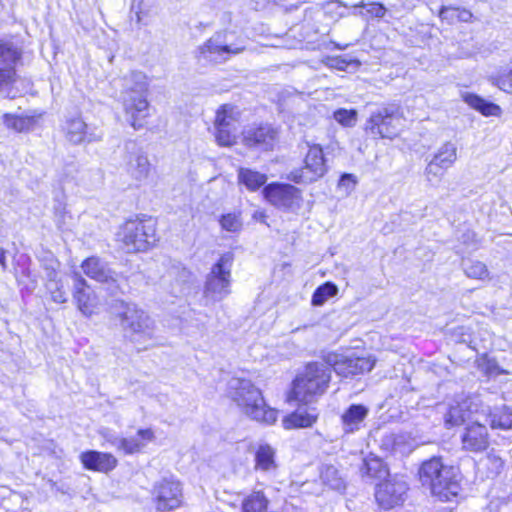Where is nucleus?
Returning <instances> with one entry per match:
<instances>
[{
	"mask_svg": "<svg viewBox=\"0 0 512 512\" xmlns=\"http://www.w3.org/2000/svg\"><path fill=\"white\" fill-rule=\"evenodd\" d=\"M228 389L231 399L249 419L263 425H272L277 421L278 411L266 403L261 390L251 380L232 378Z\"/></svg>",
	"mask_w": 512,
	"mask_h": 512,
	"instance_id": "1",
	"label": "nucleus"
},
{
	"mask_svg": "<svg viewBox=\"0 0 512 512\" xmlns=\"http://www.w3.org/2000/svg\"><path fill=\"white\" fill-rule=\"evenodd\" d=\"M422 486L427 487L440 501H450L460 491L459 469L446 464L442 457L424 461L418 471Z\"/></svg>",
	"mask_w": 512,
	"mask_h": 512,
	"instance_id": "2",
	"label": "nucleus"
},
{
	"mask_svg": "<svg viewBox=\"0 0 512 512\" xmlns=\"http://www.w3.org/2000/svg\"><path fill=\"white\" fill-rule=\"evenodd\" d=\"M120 82V100L125 118L135 130H138L143 127V121L149 115L147 76L141 71H131L121 78Z\"/></svg>",
	"mask_w": 512,
	"mask_h": 512,
	"instance_id": "3",
	"label": "nucleus"
},
{
	"mask_svg": "<svg viewBox=\"0 0 512 512\" xmlns=\"http://www.w3.org/2000/svg\"><path fill=\"white\" fill-rule=\"evenodd\" d=\"M116 302L119 305L117 316L124 337L133 343L138 351L153 346L156 341L154 320L132 303L122 300Z\"/></svg>",
	"mask_w": 512,
	"mask_h": 512,
	"instance_id": "4",
	"label": "nucleus"
},
{
	"mask_svg": "<svg viewBox=\"0 0 512 512\" xmlns=\"http://www.w3.org/2000/svg\"><path fill=\"white\" fill-rule=\"evenodd\" d=\"M332 368L325 355L321 360L310 362L304 372L293 381L290 398L298 402L308 403L314 396L322 395L331 380Z\"/></svg>",
	"mask_w": 512,
	"mask_h": 512,
	"instance_id": "5",
	"label": "nucleus"
},
{
	"mask_svg": "<svg viewBox=\"0 0 512 512\" xmlns=\"http://www.w3.org/2000/svg\"><path fill=\"white\" fill-rule=\"evenodd\" d=\"M116 236L126 252L146 251L156 242L155 222L146 216L128 219L120 226Z\"/></svg>",
	"mask_w": 512,
	"mask_h": 512,
	"instance_id": "6",
	"label": "nucleus"
},
{
	"mask_svg": "<svg viewBox=\"0 0 512 512\" xmlns=\"http://www.w3.org/2000/svg\"><path fill=\"white\" fill-rule=\"evenodd\" d=\"M233 262L234 254L225 252L210 268L203 288L206 305L220 302L231 294Z\"/></svg>",
	"mask_w": 512,
	"mask_h": 512,
	"instance_id": "7",
	"label": "nucleus"
},
{
	"mask_svg": "<svg viewBox=\"0 0 512 512\" xmlns=\"http://www.w3.org/2000/svg\"><path fill=\"white\" fill-rule=\"evenodd\" d=\"M233 33L222 31L215 33L202 46L199 47V56L206 61L221 63L246 49V40L237 38L232 40Z\"/></svg>",
	"mask_w": 512,
	"mask_h": 512,
	"instance_id": "8",
	"label": "nucleus"
},
{
	"mask_svg": "<svg viewBox=\"0 0 512 512\" xmlns=\"http://www.w3.org/2000/svg\"><path fill=\"white\" fill-rule=\"evenodd\" d=\"M328 171L323 149L320 145H312L304 159V166L292 170L287 179L296 184H311L324 177Z\"/></svg>",
	"mask_w": 512,
	"mask_h": 512,
	"instance_id": "9",
	"label": "nucleus"
},
{
	"mask_svg": "<svg viewBox=\"0 0 512 512\" xmlns=\"http://www.w3.org/2000/svg\"><path fill=\"white\" fill-rule=\"evenodd\" d=\"M81 268L83 272L91 279L106 284L107 290L111 295L116 296L123 293L125 279L112 271L107 263L96 256H92L83 261Z\"/></svg>",
	"mask_w": 512,
	"mask_h": 512,
	"instance_id": "10",
	"label": "nucleus"
},
{
	"mask_svg": "<svg viewBox=\"0 0 512 512\" xmlns=\"http://www.w3.org/2000/svg\"><path fill=\"white\" fill-rule=\"evenodd\" d=\"M262 193L270 204L283 211H296L300 208L301 191L291 184L273 182L264 186Z\"/></svg>",
	"mask_w": 512,
	"mask_h": 512,
	"instance_id": "11",
	"label": "nucleus"
},
{
	"mask_svg": "<svg viewBox=\"0 0 512 512\" xmlns=\"http://www.w3.org/2000/svg\"><path fill=\"white\" fill-rule=\"evenodd\" d=\"M398 107L390 105L373 112L366 123V131L373 137L392 139L398 134L397 122L400 118Z\"/></svg>",
	"mask_w": 512,
	"mask_h": 512,
	"instance_id": "12",
	"label": "nucleus"
},
{
	"mask_svg": "<svg viewBox=\"0 0 512 512\" xmlns=\"http://www.w3.org/2000/svg\"><path fill=\"white\" fill-rule=\"evenodd\" d=\"M325 359L330 364L332 371L346 378L370 372L375 365V359L355 356L354 354L345 356L329 352L325 354Z\"/></svg>",
	"mask_w": 512,
	"mask_h": 512,
	"instance_id": "13",
	"label": "nucleus"
},
{
	"mask_svg": "<svg viewBox=\"0 0 512 512\" xmlns=\"http://www.w3.org/2000/svg\"><path fill=\"white\" fill-rule=\"evenodd\" d=\"M153 499L156 509L169 512L179 508L183 502L182 485L175 478H163L153 487Z\"/></svg>",
	"mask_w": 512,
	"mask_h": 512,
	"instance_id": "14",
	"label": "nucleus"
},
{
	"mask_svg": "<svg viewBox=\"0 0 512 512\" xmlns=\"http://www.w3.org/2000/svg\"><path fill=\"white\" fill-rule=\"evenodd\" d=\"M407 490L408 485L404 480L391 478L377 485L375 498L381 508L390 510L404 503Z\"/></svg>",
	"mask_w": 512,
	"mask_h": 512,
	"instance_id": "15",
	"label": "nucleus"
},
{
	"mask_svg": "<svg viewBox=\"0 0 512 512\" xmlns=\"http://www.w3.org/2000/svg\"><path fill=\"white\" fill-rule=\"evenodd\" d=\"M125 169L130 177L141 183L149 176L151 164L147 155L137 146L134 141L125 143Z\"/></svg>",
	"mask_w": 512,
	"mask_h": 512,
	"instance_id": "16",
	"label": "nucleus"
},
{
	"mask_svg": "<svg viewBox=\"0 0 512 512\" xmlns=\"http://www.w3.org/2000/svg\"><path fill=\"white\" fill-rule=\"evenodd\" d=\"M231 105H222L216 112L215 139L220 146H231L236 139V119Z\"/></svg>",
	"mask_w": 512,
	"mask_h": 512,
	"instance_id": "17",
	"label": "nucleus"
},
{
	"mask_svg": "<svg viewBox=\"0 0 512 512\" xmlns=\"http://www.w3.org/2000/svg\"><path fill=\"white\" fill-rule=\"evenodd\" d=\"M462 449L467 452L480 453L489 447L487 427L478 419L468 424L461 434Z\"/></svg>",
	"mask_w": 512,
	"mask_h": 512,
	"instance_id": "18",
	"label": "nucleus"
},
{
	"mask_svg": "<svg viewBox=\"0 0 512 512\" xmlns=\"http://www.w3.org/2000/svg\"><path fill=\"white\" fill-rule=\"evenodd\" d=\"M277 135V130L271 125L252 126L243 132V141L249 148L268 151L273 148Z\"/></svg>",
	"mask_w": 512,
	"mask_h": 512,
	"instance_id": "19",
	"label": "nucleus"
},
{
	"mask_svg": "<svg viewBox=\"0 0 512 512\" xmlns=\"http://www.w3.org/2000/svg\"><path fill=\"white\" fill-rule=\"evenodd\" d=\"M73 279V299L78 309L85 316H90L97 305V298L87 281L79 273H74Z\"/></svg>",
	"mask_w": 512,
	"mask_h": 512,
	"instance_id": "20",
	"label": "nucleus"
},
{
	"mask_svg": "<svg viewBox=\"0 0 512 512\" xmlns=\"http://www.w3.org/2000/svg\"><path fill=\"white\" fill-rule=\"evenodd\" d=\"M168 277L171 279V293L174 296H184L191 292L195 276L181 263H175L170 267Z\"/></svg>",
	"mask_w": 512,
	"mask_h": 512,
	"instance_id": "21",
	"label": "nucleus"
},
{
	"mask_svg": "<svg viewBox=\"0 0 512 512\" xmlns=\"http://www.w3.org/2000/svg\"><path fill=\"white\" fill-rule=\"evenodd\" d=\"M80 461L85 469L103 473L112 471L118 464V460L111 453L97 450L82 452Z\"/></svg>",
	"mask_w": 512,
	"mask_h": 512,
	"instance_id": "22",
	"label": "nucleus"
},
{
	"mask_svg": "<svg viewBox=\"0 0 512 512\" xmlns=\"http://www.w3.org/2000/svg\"><path fill=\"white\" fill-rule=\"evenodd\" d=\"M319 413L316 407L299 405L298 408L285 416L282 424L285 429H297L311 427L318 419Z\"/></svg>",
	"mask_w": 512,
	"mask_h": 512,
	"instance_id": "23",
	"label": "nucleus"
},
{
	"mask_svg": "<svg viewBox=\"0 0 512 512\" xmlns=\"http://www.w3.org/2000/svg\"><path fill=\"white\" fill-rule=\"evenodd\" d=\"M380 448L388 454L403 456L412 451V444L406 434L388 432L382 435Z\"/></svg>",
	"mask_w": 512,
	"mask_h": 512,
	"instance_id": "24",
	"label": "nucleus"
},
{
	"mask_svg": "<svg viewBox=\"0 0 512 512\" xmlns=\"http://www.w3.org/2000/svg\"><path fill=\"white\" fill-rule=\"evenodd\" d=\"M368 413L369 409L365 405L351 404L341 416L343 432L353 434L360 430Z\"/></svg>",
	"mask_w": 512,
	"mask_h": 512,
	"instance_id": "25",
	"label": "nucleus"
},
{
	"mask_svg": "<svg viewBox=\"0 0 512 512\" xmlns=\"http://www.w3.org/2000/svg\"><path fill=\"white\" fill-rule=\"evenodd\" d=\"M155 438L154 432L150 428L139 429L134 437H122L119 443V451L125 455H132L140 452L148 442Z\"/></svg>",
	"mask_w": 512,
	"mask_h": 512,
	"instance_id": "26",
	"label": "nucleus"
},
{
	"mask_svg": "<svg viewBox=\"0 0 512 512\" xmlns=\"http://www.w3.org/2000/svg\"><path fill=\"white\" fill-rule=\"evenodd\" d=\"M359 470L362 479L366 482L384 479L389 474L386 464L373 454L363 459Z\"/></svg>",
	"mask_w": 512,
	"mask_h": 512,
	"instance_id": "27",
	"label": "nucleus"
},
{
	"mask_svg": "<svg viewBox=\"0 0 512 512\" xmlns=\"http://www.w3.org/2000/svg\"><path fill=\"white\" fill-rule=\"evenodd\" d=\"M471 404L472 401L470 399H465L450 405L447 412L444 414L446 427L451 428L458 426L470 420L472 414Z\"/></svg>",
	"mask_w": 512,
	"mask_h": 512,
	"instance_id": "28",
	"label": "nucleus"
},
{
	"mask_svg": "<svg viewBox=\"0 0 512 512\" xmlns=\"http://www.w3.org/2000/svg\"><path fill=\"white\" fill-rule=\"evenodd\" d=\"M21 55V50L14 43L0 40V69L16 71Z\"/></svg>",
	"mask_w": 512,
	"mask_h": 512,
	"instance_id": "29",
	"label": "nucleus"
},
{
	"mask_svg": "<svg viewBox=\"0 0 512 512\" xmlns=\"http://www.w3.org/2000/svg\"><path fill=\"white\" fill-rule=\"evenodd\" d=\"M255 469L274 472L277 469L275 450L268 444H261L255 452Z\"/></svg>",
	"mask_w": 512,
	"mask_h": 512,
	"instance_id": "30",
	"label": "nucleus"
},
{
	"mask_svg": "<svg viewBox=\"0 0 512 512\" xmlns=\"http://www.w3.org/2000/svg\"><path fill=\"white\" fill-rule=\"evenodd\" d=\"M464 101L473 109L484 116H498L501 113L499 105L488 101L476 94L467 93L464 95Z\"/></svg>",
	"mask_w": 512,
	"mask_h": 512,
	"instance_id": "31",
	"label": "nucleus"
},
{
	"mask_svg": "<svg viewBox=\"0 0 512 512\" xmlns=\"http://www.w3.org/2000/svg\"><path fill=\"white\" fill-rule=\"evenodd\" d=\"M238 182L244 185L250 191H256L267 182V176L264 173L241 167L238 170Z\"/></svg>",
	"mask_w": 512,
	"mask_h": 512,
	"instance_id": "32",
	"label": "nucleus"
},
{
	"mask_svg": "<svg viewBox=\"0 0 512 512\" xmlns=\"http://www.w3.org/2000/svg\"><path fill=\"white\" fill-rule=\"evenodd\" d=\"M16 83V71L0 69V94L4 98L15 99L20 96V91L15 87Z\"/></svg>",
	"mask_w": 512,
	"mask_h": 512,
	"instance_id": "33",
	"label": "nucleus"
},
{
	"mask_svg": "<svg viewBox=\"0 0 512 512\" xmlns=\"http://www.w3.org/2000/svg\"><path fill=\"white\" fill-rule=\"evenodd\" d=\"M490 425L493 429H512V406L503 405L489 413Z\"/></svg>",
	"mask_w": 512,
	"mask_h": 512,
	"instance_id": "34",
	"label": "nucleus"
},
{
	"mask_svg": "<svg viewBox=\"0 0 512 512\" xmlns=\"http://www.w3.org/2000/svg\"><path fill=\"white\" fill-rule=\"evenodd\" d=\"M2 120L6 128L14 130L15 132L29 131L34 124V119L32 117L12 113H4L2 115Z\"/></svg>",
	"mask_w": 512,
	"mask_h": 512,
	"instance_id": "35",
	"label": "nucleus"
},
{
	"mask_svg": "<svg viewBox=\"0 0 512 512\" xmlns=\"http://www.w3.org/2000/svg\"><path fill=\"white\" fill-rule=\"evenodd\" d=\"M87 125L81 118H72L67 121V138L74 144H79L85 140L91 141L86 133Z\"/></svg>",
	"mask_w": 512,
	"mask_h": 512,
	"instance_id": "36",
	"label": "nucleus"
},
{
	"mask_svg": "<svg viewBox=\"0 0 512 512\" xmlns=\"http://www.w3.org/2000/svg\"><path fill=\"white\" fill-rule=\"evenodd\" d=\"M439 16L442 20L447 21L449 24H454L456 22H469L473 15L469 10L465 8L443 6L440 9Z\"/></svg>",
	"mask_w": 512,
	"mask_h": 512,
	"instance_id": "37",
	"label": "nucleus"
},
{
	"mask_svg": "<svg viewBox=\"0 0 512 512\" xmlns=\"http://www.w3.org/2000/svg\"><path fill=\"white\" fill-rule=\"evenodd\" d=\"M338 293V287L333 282H325L318 286L311 299L313 306H322L328 299L335 296Z\"/></svg>",
	"mask_w": 512,
	"mask_h": 512,
	"instance_id": "38",
	"label": "nucleus"
},
{
	"mask_svg": "<svg viewBox=\"0 0 512 512\" xmlns=\"http://www.w3.org/2000/svg\"><path fill=\"white\" fill-rule=\"evenodd\" d=\"M462 267L465 275L469 278L484 280L489 276L486 265L481 261L471 259L463 260Z\"/></svg>",
	"mask_w": 512,
	"mask_h": 512,
	"instance_id": "39",
	"label": "nucleus"
},
{
	"mask_svg": "<svg viewBox=\"0 0 512 512\" xmlns=\"http://www.w3.org/2000/svg\"><path fill=\"white\" fill-rule=\"evenodd\" d=\"M435 161L441 163L444 168L451 167L457 159V147L452 142L444 143L433 156Z\"/></svg>",
	"mask_w": 512,
	"mask_h": 512,
	"instance_id": "40",
	"label": "nucleus"
},
{
	"mask_svg": "<svg viewBox=\"0 0 512 512\" xmlns=\"http://www.w3.org/2000/svg\"><path fill=\"white\" fill-rule=\"evenodd\" d=\"M320 477L323 483L331 489L340 490L344 488V482L338 469L333 465H324L321 469Z\"/></svg>",
	"mask_w": 512,
	"mask_h": 512,
	"instance_id": "41",
	"label": "nucleus"
},
{
	"mask_svg": "<svg viewBox=\"0 0 512 512\" xmlns=\"http://www.w3.org/2000/svg\"><path fill=\"white\" fill-rule=\"evenodd\" d=\"M219 223L221 228L227 232L236 233L242 228L240 214L235 212L221 215Z\"/></svg>",
	"mask_w": 512,
	"mask_h": 512,
	"instance_id": "42",
	"label": "nucleus"
},
{
	"mask_svg": "<svg viewBox=\"0 0 512 512\" xmlns=\"http://www.w3.org/2000/svg\"><path fill=\"white\" fill-rule=\"evenodd\" d=\"M357 115L355 109L339 108L334 111L333 118L344 127H353L357 122Z\"/></svg>",
	"mask_w": 512,
	"mask_h": 512,
	"instance_id": "43",
	"label": "nucleus"
},
{
	"mask_svg": "<svg viewBox=\"0 0 512 512\" xmlns=\"http://www.w3.org/2000/svg\"><path fill=\"white\" fill-rule=\"evenodd\" d=\"M356 185V178L352 174H343L341 175L339 182H338V188L339 190H342L346 195H349L355 188Z\"/></svg>",
	"mask_w": 512,
	"mask_h": 512,
	"instance_id": "44",
	"label": "nucleus"
},
{
	"mask_svg": "<svg viewBox=\"0 0 512 512\" xmlns=\"http://www.w3.org/2000/svg\"><path fill=\"white\" fill-rule=\"evenodd\" d=\"M57 267L58 262L53 258L51 255L49 258H47L43 264V268L45 270V276L49 283H53L56 281L57 277Z\"/></svg>",
	"mask_w": 512,
	"mask_h": 512,
	"instance_id": "45",
	"label": "nucleus"
},
{
	"mask_svg": "<svg viewBox=\"0 0 512 512\" xmlns=\"http://www.w3.org/2000/svg\"><path fill=\"white\" fill-rule=\"evenodd\" d=\"M447 168H444L441 163L435 161L434 158L428 163L425 169V174L428 181L432 180V177H440Z\"/></svg>",
	"mask_w": 512,
	"mask_h": 512,
	"instance_id": "46",
	"label": "nucleus"
},
{
	"mask_svg": "<svg viewBox=\"0 0 512 512\" xmlns=\"http://www.w3.org/2000/svg\"><path fill=\"white\" fill-rule=\"evenodd\" d=\"M48 289L51 292V298L54 302L61 304V303H65L67 301L65 291L62 289V287H60L58 285V283L56 281L53 283H50L48 285Z\"/></svg>",
	"mask_w": 512,
	"mask_h": 512,
	"instance_id": "47",
	"label": "nucleus"
},
{
	"mask_svg": "<svg viewBox=\"0 0 512 512\" xmlns=\"http://www.w3.org/2000/svg\"><path fill=\"white\" fill-rule=\"evenodd\" d=\"M496 85L505 92L512 91V68L508 73L499 76L496 80Z\"/></svg>",
	"mask_w": 512,
	"mask_h": 512,
	"instance_id": "48",
	"label": "nucleus"
},
{
	"mask_svg": "<svg viewBox=\"0 0 512 512\" xmlns=\"http://www.w3.org/2000/svg\"><path fill=\"white\" fill-rule=\"evenodd\" d=\"M103 437L107 443L111 446L115 447L117 451H119V443L121 442L122 437H119L115 433H111L109 431L103 433Z\"/></svg>",
	"mask_w": 512,
	"mask_h": 512,
	"instance_id": "49",
	"label": "nucleus"
},
{
	"mask_svg": "<svg viewBox=\"0 0 512 512\" xmlns=\"http://www.w3.org/2000/svg\"><path fill=\"white\" fill-rule=\"evenodd\" d=\"M369 12L373 13L376 17L384 16L386 9L381 4H372V9Z\"/></svg>",
	"mask_w": 512,
	"mask_h": 512,
	"instance_id": "50",
	"label": "nucleus"
},
{
	"mask_svg": "<svg viewBox=\"0 0 512 512\" xmlns=\"http://www.w3.org/2000/svg\"><path fill=\"white\" fill-rule=\"evenodd\" d=\"M497 512H512V499L502 501L498 506Z\"/></svg>",
	"mask_w": 512,
	"mask_h": 512,
	"instance_id": "51",
	"label": "nucleus"
},
{
	"mask_svg": "<svg viewBox=\"0 0 512 512\" xmlns=\"http://www.w3.org/2000/svg\"><path fill=\"white\" fill-rule=\"evenodd\" d=\"M330 65L339 70H344L347 66V62L340 58H334V59H331Z\"/></svg>",
	"mask_w": 512,
	"mask_h": 512,
	"instance_id": "52",
	"label": "nucleus"
},
{
	"mask_svg": "<svg viewBox=\"0 0 512 512\" xmlns=\"http://www.w3.org/2000/svg\"><path fill=\"white\" fill-rule=\"evenodd\" d=\"M6 254H7V251L0 247V265L2 267V270H6L7 269V261H6Z\"/></svg>",
	"mask_w": 512,
	"mask_h": 512,
	"instance_id": "53",
	"label": "nucleus"
},
{
	"mask_svg": "<svg viewBox=\"0 0 512 512\" xmlns=\"http://www.w3.org/2000/svg\"><path fill=\"white\" fill-rule=\"evenodd\" d=\"M495 462H498L500 466L502 465V461L500 458H495Z\"/></svg>",
	"mask_w": 512,
	"mask_h": 512,
	"instance_id": "54",
	"label": "nucleus"
}]
</instances>
